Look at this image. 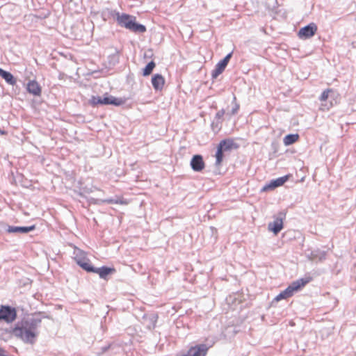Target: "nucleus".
Masks as SVG:
<instances>
[{
    "label": "nucleus",
    "mask_w": 356,
    "mask_h": 356,
    "mask_svg": "<svg viewBox=\"0 0 356 356\" xmlns=\"http://www.w3.org/2000/svg\"><path fill=\"white\" fill-rule=\"evenodd\" d=\"M117 23L120 26L135 32V33H144L146 31V28L144 25L138 24L136 18L134 16L122 13H117L115 15Z\"/></svg>",
    "instance_id": "1"
},
{
    "label": "nucleus",
    "mask_w": 356,
    "mask_h": 356,
    "mask_svg": "<svg viewBox=\"0 0 356 356\" xmlns=\"http://www.w3.org/2000/svg\"><path fill=\"white\" fill-rule=\"evenodd\" d=\"M339 97V95L335 93L332 88L323 90L319 97L321 102L319 110L323 112L328 111L334 104H337Z\"/></svg>",
    "instance_id": "2"
},
{
    "label": "nucleus",
    "mask_w": 356,
    "mask_h": 356,
    "mask_svg": "<svg viewBox=\"0 0 356 356\" xmlns=\"http://www.w3.org/2000/svg\"><path fill=\"white\" fill-rule=\"evenodd\" d=\"M311 277H307L305 279H300L298 280L293 282L291 284H290L285 290H284L280 294H278L274 298V300L276 302H279L281 300L287 299L293 296L295 292L303 288L307 284L311 282Z\"/></svg>",
    "instance_id": "3"
},
{
    "label": "nucleus",
    "mask_w": 356,
    "mask_h": 356,
    "mask_svg": "<svg viewBox=\"0 0 356 356\" xmlns=\"http://www.w3.org/2000/svg\"><path fill=\"white\" fill-rule=\"evenodd\" d=\"M74 260L76 264L87 272L93 270V266L91 265L90 260L87 258L86 252L81 249H76L74 251Z\"/></svg>",
    "instance_id": "4"
},
{
    "label": "nucleus",
    "mask_w": 356,
    "mask_h": 356,
    "mask_svg": "<svg viewBox=\"0 0 356 356\" xmlns=\"http://www.w3.org/2000/svg\"><path fill=\"white\" fill-rule=\"evenodd\" d=\"M17 316V309L15 307L8 305L0 306V321L11 323L16 320Z\"/></svg>",
    "instance_id": "5"
},
{
    "label": "nucleus",
    "mask_w": 356,
    "mask_h": 356,
    "mask_svg": "<svg viewBox=\"0 0 356 356\" xmlns=\"http://www.w3.org/2000/svg\"><path fill=\"white\" fill-rule=\"evenodd\" d=\"M13 333L26 343H33L36 334L32 328L15 327Z\"/></svg>",
    "instance_id": "6"
},
{
    "label": "nucleus",
    "mask_w": 356,
    "mask_h": 356,
    "mask_svg": "<svg viewBox=\"0 0 356 356\" xmlns=\"http://www.w3.org/2000/svg\"><path fill=\"white\" fill-rule=\"evenodd\" d=\"M209 347L206 344H196L191 346L186 353L177 356H207Z\"/></svg>",
    "instance_id": "7"
},
{
    "label": "nucleus",
    "mask_w": 356,
    "mask_h": 356,
    "mask_svg": "<svg viewBox=\"0 0 356 356\" xmlns=\"http://www.w3.org/2000/svg\"><path fill=\"white\" fill-rule=\"evenodd\" d=\"M317 29L318 28L316 24L310 23L307 26L301 28L298 33V35L300 39H307L314 36Z\"/></svg>",
    "instance_id": "8"
},
{
    "label": "nucleus",
    "mask_w": 356,
    "mask_h": 356,
    "mask_svg": "<svg viewBox=\"0 0 356 356\" xmlns=\"http://www.w3.org/2000/svg\"><path fill=\"white\" fill-rule=\"evenodd\" d=\"M286 214L283 213H279L273 222L268 224V230L273 232L277 235L283 229V220L285 218Z\"/></svg>",
    "instance_id": "9"
},
{
    "label": "nucleus",
    "mask_w": 356,
    "mask_h": 356,
    "mask_svg": "<svg viewBox=\"0 0 356 356\" xmlns=\"http://www.w3.org/2000/svg\"><path fill=\"white\" fill-rule=\"evenodd\" d=\"M232 57V53H229L227 54L222 60H220L216 67V69L212 73V76L216 78L219 74H220L226 67L227 65L228 64L230 58Z\"/></svg>",
    "instance_id": "10"
},
{
    "label": "nucleus",
    "mask_w": 356,
    "mask_h": 356,
    "mask_svg": "<svg viewBox=\"0 0 356 356\" xmlns=\"http://www.w3.org/2000/svg\"><path fill=\"white\" fill-rule=\"evenodd\" d=\"M89 272L95 273L99 275V276L104 279L107 280L108 276L111 274H113L115 272V269L114 268H110L106 266H103L101 268H94L93 270H89Z\"/></svg>",
    "instance_id": "11"
},
{
    "label": "nucleus",
    "mask_w": 356,
    "mask_h": 356,
    "mask_svg": "<svg viewBox=\"0 0 356 356\" xmlns=\"http://www.w3.org/2000/svg\"><path fill=\"white\" fill-rule=\"evenodd\" d=\"M191 165L194 171H202L205 167L202 156L200 155H195L191 159Z\"/></svg>",
    "instance_id": "12"
},
{
    "label": "nucleus",
    "mask_w": 356,
    "mask_h": 356,
    "mask_svg": "<svg viewBox=\"0 0 356 356\" xmlns=\"http://www.w3.org/2000/svg\"><path fill=\"white\" fill-rule=\"evenodd\" d=\"M27 91L34 96H40L42 93V88L40 84L35 80L30 81L27 83Z\"/></svg>",
    "instance_id": "13"
},
{
    "label": "nucleus",
    "mask_w": 356,
    "mask_h": 356,
    "mask_svg": "<svg viewBox=\"0 0 356 356\" xmlns=\"http://www.w3.org/2000/svg\"><path fill=\"white\" fill-rule=\"evenodd\" d=\"M165 83V79L161 74H156L152 78V86L156 90H162Z\"/></svg>",
    "instance_id": "14"
},
{
    "label": "nucleus",
    "mask_w": 356,
    "mask_h": 356,
    "mask_svg": "<svg viewBox=\"0 0 356 356\" xmlns=\"http://www.w3.org/2000/svg\"><path fill=\"white\" fill-rule=\"evenodd\" d=\"M220 148L223 149L225 152L229 151L233 149H237L238 145L234 142L233 139L228 138L222 140L218 144Z\"/></svg>",
    "instance_id": "15"
},
{
    "label": "nucleus",
    "mask_w": 356,
    "mask_h": 356,
    "mask_svg": "<svg viewBox=\"0 0 356 356\" xmlns=\"http://www.w3.org/2000/svg\"><path fill=\"white\" fill-rule=\"evenodd\" d=\"M289 175H286L272 181L268 185L264 188V191L274 189L278 186H282L289 179Z\"/></svg>",
    "instance_id": "16"
},
{
    "label": "nucleus",
    "mask_w": 356,
    "mask_h": 356,
    "mask_svg": "<svg viewBox=\"0 0 356 356\" xmlns=\"http://www.w3.org/2000/svg\"><path fill=\"white\" fill-rule=\"evenodd\" d=\"M0 76L5 79V81L12 85L14 86L16 84V79L14 78L13 74L8 72L5 71L4 70L0 68Z\"/></svg>",
    "instance_id": "17"
},
{
    "label": "nucleus",
    "mask_w": 356,
    "mask_h": 356,
    "mask_svg": "<svg viewBox=\"0 0 356 356\" xmlns=\"http://www.w3.org/2000/svg\"><path fill=\"white\" fill-rule=\"evenodd\" d=\"M299 138L300 137L298 134H289L284 138L283 142L286 146H288L296 143L299 140Z\"/></svg>",
    "instance_id": "18"
},
{
    "label": "nucleus",
    "mask_w": 356,
    "mask_h": 356,
    "mask_svg": "<svg viewBox=\"0 0 356 356\" xmlns=\"http://www.w3.org/2000/svg\"><path fill=\"white\" fill-rule=\"evenodd\" d=\"M35 228V225L29 226V227H11L9 228V232H22V233H27L31 231L34 230Z\"/></svg>",
    "instance_id": "19"
},
{
    "label": "nucleus",
    "mask_w": 356,
    "mask_h": 356,
    "mask_svg": "<svg viewBox=\"0 0 356 356\" xmlns=\"http://www.w3.org/2000/svg\"><path fill=\"white\" fill-rule=\"evenodd\" d=\"M223 152H225L223 149L220 148V147L218 145L217 152L215 155L216 159V164L217 165H220L222 162L224 156Z\"/></svg>",
    "instance_id": "20"
},
{
    "label": "nucleus",
    "mask_w": 356,
    "mask_h": 356,
    "mask_svg": "<svg viewBox=\"0 0 356 356\" xmlns=\"http://www.w3.org/2000/svg\"><path fill=\"white\" fill-rule=\"evenodd\" d=\"M155 66H156V64L154 61L149 62L146 65V67L144 68L143 72V75L144 76H149V74H151L154 68L155 67Z\"/></svg>",
    "instance_id": "21"
},
{
    "label": "nucleus",
    "mask_w": 356,
    "mask_h": 356,
    "mask_svg": "<svg viewBox=\"0 0 356 356\" xmlns=\"http://www.w3.org/2000/svg\"><path fill=\"white\" fill-rule=\"evenodd\" d=\"M89 103L92 106H96L99 104L102 105V97L99 96H92L89 100Z\"/></svg>",
    "instance_id": "22"
},
{
    "label": "nucleus",
    "mask_w": 356,
    "mask_h": 356,
    "mask_svg": "<svg viewBox=\"0 0 356 356\" xmlns=\"http://www.w3.org/2000/svg\"><path fill=\"white\" fill-rule=\"evenodd\" d=\"M108 99V102H114L115 103H109V104L115 105V106H120L124 103V100L122 98H116L113 96L107 97Z\"/></svg>",
    "instance_id": "23"
},
{
    "label": "nucleus",
    "mask_w": 356,
    "mask_h": 356,
    "mask_svg": "<svg viewBox=\"0 0 356 356\" xmlns=\"http://www.w3.org/2000/svg\"><path fill=\"white\" fill-rule=\"evenodd\" d=\"M106 202L108 203H115V204H127L126 202L122 201V200L118 201V200H106Z\"/></svg>",
    "instance_id": "24"
},
{
    "label": "nucleus",
    "mask_w": 356,
    "mask_h": 356,
    "mask_svg": "<svg viewBox=\"0 0 356 356\" xmlns=\"http://www.w3.org/2000/svg\"><path fill=\"white\" fill-rule=\"evenodd\" d=\"M109 103H115L114 102H108L107 97L102 98V105H108Z\"/></svg>",
    "instance_id": "25"
},
{
    "label": "nucleus",
    "mask_w": 356,
    "mask_h": 356,
    "mask_svg": "<svg viewBox=\"0 0 356 356\" xmlns=\"http://www.w3.org/2000/svg\"><path fill=\"white\" fill-rule=\"evenodd\" d=\"M0 356H8L5 354V350L2 348H0Z\"/></svg>",
    "instance_id": "26"
},
{
    "label": "nucleus",
    "mask_w": 356,
    "mask_h": 356,
    "mask_svg": "<svg viewBox=\"0 0 356 356\" xmlns=\"http://www.w3.org/2000/svg\"><path fill=\"white\" fill-rule=\"evenodd\" d=\"M224 111H219L218 113H217V116L220 118L222 117L223 115H224Z\"/></svg>",
    "instance_id": "27"
},
{
    "label": "nucleus",
    "mask_w": 356,
    "mask_h": 356,
    "mask_svg": "<svg viewBox=\"0 0 356 356\" xmlns=\"http://www.w3.org/2000/svg\"><path fill=\"white\" fill-rule=\"evenodd\" d=\"M40 321H41L40 320H36V321H34L33 323H32V325L33 326H37V325L39 324L40 323Z\"/></svg>",
    "instance_id": "28"
},
{
    "label": "nucleus",
    "mask_w": 356,
    "mask_h": 356,
    "mask_svg": "<svg viewBox=\"0 0 356 356\" xmlns=\"http://www.w3.org/2000/svg\"><path fill=\"white\" fill-rule=\"evenodd\" d=\"M0 134H1V135H6L7 132L6 131L0 129Z\"/></svg>",
    "instance_id": "29"
}]
</instances>
